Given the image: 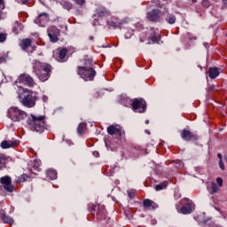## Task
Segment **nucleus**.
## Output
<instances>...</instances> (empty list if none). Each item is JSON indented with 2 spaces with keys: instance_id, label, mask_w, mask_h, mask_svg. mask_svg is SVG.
<instances>
[{
  "instance_id": "f257e3e1",
  "label": "nucleus",
  "mask_w": 227,
  "mask_h": 227,
  "mask_svg": "<svg viewBox=\"0 0 227 227\" xmlns=\"http://www.w3.org/2000/svg\"><path fill=\"white\" fill-rule=\"evenodd\" d=\"M32 70L33 74L36 75V77L42 82H45V81H49L51 77V73L52 72V66L49 63L42 62L40 60H34L32 63Z\"/></svg>"
},
{
  "instance_id": "f03ea898",
  "label": "nucleus",
  "mask_w": 227,
  "mask_h": 227,
  "mask_svg": "<svg viewBox=\"0 0 227 227\" xmlns=\"http://www.w3.org/2000/svg\"><path fill=\"white\" fill-rule=\"evenodd\" d=\"M18 97L20 104L24 107H35L36 106V100H38V93L29 89H20L18 92Z\"/></svg>"
},
{
  "instance_id": "7ed1b4c3",
  "label": "nucleus",
  "mask_w": 227,
  "mask_h": 227,
  "mask_svg": "<svg viewBox=\"0 0 227 227\" xmlns=\"http://www.w3.org/2000/svg\"><path fill=\"white\" fill-rule=\"evenodd\" d=\"M27 127L32 130V132H38L42 134L45 130H47V124L45 123V116L43 115H35L31 114L28 117Z\"/></svg>"
},
{
  "instance_id": "20e7f679",
  "label": "nucleus",
  "mask_w": 227,
  "mask_h": 227,
  "mask_svg": "<svg viewBox=\"0 0 227 227\" xmlns=\"http://www.w3.org/2000/svg\"><path fill=\"white\" fill-rule=\"evenodd\" d=\"M77 74L85 81H93V79H95V75H97V71L93 68V59H86L83 66L78 67Z\"/></svg>"
},
{
  "instance_id": "39448f33",
  "label": "nucleus",
  "mask_w": 227,
  "mask_h": 227,
  "mask_svg": "<svg viewBox=\"0 0 227 227\" xmlns=\"http://www.w3.org/2000/svg\"><path fill=\"white\" fill-rule=\"evenodd\" d=\"M88 210L97 221H106L107 219V209L104 205L90 204Z\"/></svg>"
},
{
  "instance_id": "423d86ee",
  "label": "nucleus",
  "mask_w": 227,
  "mask_h": 227,
  "mask_svg": "<svg viewBox=\"0 0 227 227\" xmlns=\"http://www.w3.org/2000/svg\"><path fill=\"white\" fill-rule=\"evenodd\" d=\"M7 118L12 121H22L27 118V114L17 106H12L7 111Z\"/></svg>"
},
{
  "instance_id": "0eeeda50",
  "label": "nucleus",
  "mask_w": 227,
  "mask_h": 227,
  "mask_svg": "<svg viewBox=\"0 0 227 227\" xmlns=\"http://www.w3.org/2000/svg\"><path fill=\"white\" fill-rule=\"evenodd\" d=\"M106 130L109 136H115L119 141H125V131L119 125H111Z\"/></svg>"
},
{
  "instance_id": "6e6552de",
  "label": "nucleus",
  "mask_w": 227,
  "mask_h": 227,
  "mask_svg": "<svg viewBox=\"0 0 227 227\" xmlns=\"http://www.w3.org/2000/svg\"><path fill=\"white\" fill-rule=\"evenodd\" d=\"M131 109L134 113H146V101L143 98H134Z\"/></svg>"
},
{
  "instance_id": "1a4fd4ad",
  "label": "nucleus",
  "mask_w": 227,
  "mask_h": 227,
  "mask_svg": "<svg viewBox=\"0 0 227 227\" xmlns=\"http://www.w3.org/2000/svg\"><path fill=\"white\" fill-rule=\"evenodd\" d=\"M162 11L159 9H153L146 12V19L150 22H160L162 20Z\"/></svg>"
},
{
  "instance_id": "9d476101",
  "label": "nucleus",
  "mask_w": 227,
  "mask_h": 227,
  "mask_svg": "<svg viewBox=\"0 0 227 227\" xmlns=\"http://www.w3.org/2000/svg\"><path fill=\"white\" fill-rule=\"evenodd\" d=\"M16 84H25L26 86H28V88H33L36 83L29 74H23L18 77Z\"/></svg>"
},
{
  "instance_id": "9b49d317",
  "label": "nucleus",
  "mask_w": 227,
  "mask_h": 227,
  "mask_svg": "<svg viewBox=\"0 0 227 227\" xmlns=\"http://www.w3.org/2000/svg\"><path fill=\"white\" fill-rule=\"evenodd\" d=\"M59 35H60L59 29H58V27H56L55 26H51L48 28V36L51 43H56V42H59Z\"/></svg>"
},
{
  "instance_id": "f8f14e48",
  "label": "nucleus",
  "mask_w": 227,
  "mask_h": 227,
  "mask_svg": "<svg viewBox=\"0 0 227 227\" xmlns=\"http://www.w3.org/2000/svg\"><path fill=\"white\" fill-rule=\"evenodd\" d=\"M0 184L4 185V191L7 192H13L14 186L12 184V177L4 176L0 178Z\"/></svg>"
},
{
  "instance_id": "ddd939ff",
  "label": "nucleus",
  "mask_w": 227,
  "mask_h": 227,
  "mask_svg": "<svg viewBox=\"0 0 227 227\" xmlns=\"http://www.w3.org/2000/svg\"><path fill=\"white\" fill-rule=\"evenodd\" d=\"M34 22L41 26V27H45L49 24V14L46 12L39 14Z\"/></svg>"
},
{
  "instance_id": "4468645a",
  "label": "nucleus",
  "mask_w": 227,
  "mask_h": 227,
  "mask_svg": "<svg viewBox=\"0 0 227 227\" xmlns=\"http://www.w3.org/2000/svg\"><path fill=\"white\" fill-rule=\"evenodd\" d=\"M31 45L32 41L29 38L23 39L20 43V47H21L22 51H25V52H35V46Z\"/></svg>"
},
{
  "instance_id": "2eb2a0df",
  "label": "nucleus",
  "mask_w": 227,
  "mask_h": 227,
  "mask_svg": "<svg viewBox=\"0 0 227 227\" xmlns=\"http://www.w3.org/2000/svg\"><path fill=\"white\" fill-rule=\"evenodd\" d=\"M67 54H68V50L67 48H61L54 54L55 59L59 61V63H65L67 61Z\"/></svg>"
},
{
  "instance_id": "dca6fc26",
  "label": "nucleus",
  "mask_w": 227,
  "mask_h": 227,
  "mask_svg": "<svg viewBox=\"0 0 227 227\" xmlns=\"http://www.w3.org/2000/svg\"><path fill=\"white\" fill-rule=\"evenodd\" d=\"M181 137L184 141H196L198 139V135L191 132L189 129H183L181 132Z\"/></svg>"
},
{
  "instance_id": "f3484780",
  "label": "nucleus",
  "mask_w": 227,
  "mask_h": 227,
  "mask_svg": "<svg viewBox=\"0 0 227 227\" xmlns=\"http://www.w3.org/2000/svg\"><path fill=\"white\" fill-rule=\"evenodd\" d=\"M194 208V204L189 199H184V205L181 207V214H191Z\"/></svg>"
},
{
  "instance_id": "a211bd4d",
  "label": "nucleus",
  "mask_w": 227,
  "mask_h": 227,
  "mask_svg": "<svg viewBox=\"0 0 227 227\" xmlns=\"http://www.w3.org/2000/svg\"><path fill=\"white\" fill-rule=\"evenodd\" d=\"M106 24L109 28L112 27L113 29H118V27H121V26H123V21H120L117 18H111V20L106 21Z\"/></svg>"
},
{
  "instance_id": "6ab92c4d",
  "label": "nucleus",
  "mask_w": 227,
  "mask_h": 227,
  "mask_svg": "<svg viewBox=\"0 0 227 227\" xmlns=\"http://www.w3.org/2000/svg\"><path fill=\"white\" fill-rule=\"evenodd\" d=\"M18 145L19 141L17 140H4L0 145L1 148H3L4 150H6L8 148H14V146Z\"/></svg>"
},
{
  "instance_id": "aec40b11",
  "label": "nucleus",
  "mask_w": 227,
  "mask_h": 227,
  "mask_svg": "<svg viewBox=\"0 0 227 227\" xmlns=\"http://www.w3.org/2000/svg\"><path fill=\"white\" fill-rule=\"evenodd\" d=\"M0 217L5 224H13V218H12L9 215H6V212H4V210L3 209L0 210Z\"/></svg>"
},
{
  "instance_id": "412c9836",
  "label": "nucleus",
  "mask_w": 227,
  "mask_h": 227,
  "mask_svg": "<svg viewBox=\"0 0 227 227\" xmlns=\"http://www.w3.org/2000/svg\"><path fill=\"white\" fill-rule=\"evenodd\" d=\"M207 74L211 79H217L221 72H219V68L217 67H209Z\"/></svg>"
},
{
  "instance_id": "4be33fe9",
  "label": "nucleus",
  "mask_w": 227,
  "mask_h": 227,
  "mask_svg": "<svg viewBox=\"0 0 227 227\" xmlns=\"http://www.w3.org/2000/svg\"><path fill=\"white\" fill-rule=\"evenodd\" d=\"M207 191L211 194H215L219 192V186L215 182H211L210 186H207Z\"/></svg>"
},
{
  "instance_id": "5701e85b",
  "label": "nucleus",
  "mask_w": 227,
  "mask_h": 227,
  "mask_svg": "<svg viewBox=\"0 0 227 227\" xmlns=\"http://www.w3.org/2000/svg\"><path fill=\"white\" fill-rule=\"evenodd\" d=\"M46 176L50 180H56L58 178V172L52 168L46 170Z\"/></svg>"
},
{
  "instance_id": "b1692460",
  "label": "nucleus",
  "mask_w": 227,
  "mask_h": 227,
  "mask_svg": "<svg viewBox=\"0 0 227 227\" xmlns=\"http://www.w3.org/2000/svg\"><path fill=\"white\" fill-rule=\"evenodd\" d=\"M143 205L145 208H155L157 206L155 204V202H153L152 200L150 199H145L143 201Z\"/></svg>"
},
{
  "instance_id": "393cba45",
  "label": "nucleus",
  "mask_w": 227,
  "mask_h": 227,
  "mask_svg": "<svg viewBox=\"0 0 227 227\" xmlns=\"http://www.w3.org/2000/svg\"><path fill=\"white\" fill-rule=\"evenodd\" d=\"M60 4H61L62 8H64V10H67V12H70V10H72V8H74V4L66 0L60 1Z\"/></svg>"
},
{
  "instance_id": "a878e982",
  "label": "nucleus",
  "mask_w": 227,
  "mask_h": 227,
  "mask_svg": "<svg viewBox=\"0 0 227 227\" xmlns=\"http://www.w3.org/2000/svg\"><path fill=\"white\" fill-rule=\"evenodd\" d=\"M138 40L140 43H145V42H148L149 35L146 32H143L138 35Z\"/></svg>"
},
{
  "instance_id": "bb28decb",
  "label": "nucleus",
  "mask_w": 227,
  "mask_h": 227,
  "mask_svg": "<svg viewBox=\"0 0 227 227\" xmlns=\"http://www.w3.org/2000/svg\"><path fill=\"white\" fill-rule=\"evenodd\" d=\"M109 12L106 9H98L95 17H107Z\"/></svg>"
},
{
  "instance_id": "cd10ccee",
  "label": "nucleus",
  "mask_w": 227,
  "mask_h": 227,
  "mask_svg": "<svg viewBox=\"0 0 227 227\" xmlns=\"http://www.w3.org/2000/svg\"><path fill=\"white\" fill-rule=\"evenodd\" d=\"M159 42V36L157 35H149L148 42L145 43L147 45H152V43H157Z\"/></svg>"
},
{
  "instance_id": "c85d7f7f",
  "label": "nucleus",
  "mask_w": 227,
  "mask_h": 227,
  "mask_svg": "<svg viewBox=\"0 0 227 227\" xmlns=\"http://www.w3.org/2000/svg\"><path fill=\"white\" fill-rule=\"evenodd\" d=\"M88 127V124H86V122H81L78 125L77 128V132L80 136H82V134H84V130H86V128Z\"/></svg>"
},
{
  "instance_id": "c756f323",
  "label": "nucleus",
  "mask_w": 227,
  "mask_h": 227,
  "mask_svg": "<svg viewBox=\"0 0 227 227\" xmlns=\"http://www.w3.org/2000/svg\"><path fill=\"white\" fill-rule=\"evenodd\" d=\"M6 155L0 153V169H4V168H6Z\"/></svg>"
},
{
  "instance_id": "7c9ffc66",
  "label": "nucleus",
  "mask_w": 227,
  "mask_h": 227,
  "mask_svg": "<svg viewBox=\"0 0 227 227\" xmlns=\"http://www.w3.org/2000/svg\"><path fill=\"white\" fill-rule=\"evenodd\" d=\"M166 21L168 22V24H175V22H176V17L173 14H169L166 18Z\"/></svg>"
},
{
  "instance_id": "2f4dec72",
  "label": "nucleus",
  "mask_w": 227,
  "mask_h": 227,
  "mask_svg": "<svg viewBox=\"0 0 227 227\" xmlns=\"http://www.w3.org/2000/svg\"><path fill=\"white\" fill-rule=\"evenodd\" d=\"M42 166V161L40 160H34V171H40V167Z\"/></svg>"
},
{
  "instance_id": "473e14b6",
  "label": "nucleus",
  "mask_w": 227,
  "mask_h": 227,
  "mask_svg": "<svg viewBox=\"0 0 227 227\" xmlns=\"http://www.w3.org/2000/svg\"><path fill=\"white\" fill-rule=\"evenodd\" d=\"M27 175L23 174L16 179L15 183L22 184L23 182H27Z\"/></svg>"
},
{
  "instance_id": "72a5a7b5",
  "label": "nucleus",
  "mask_w": 227,
  "mask_h": 227,
  "mask_svg": "<svg viewBox=\"0 0 227 227\" xmlns=\"http://www.w3.org/2000/svg\"><path fill=\"white\" fill-rule=\"evenodd\" d=\"M168 187V182H163L155 186V191H162V189H166Z\"/></svg>"
},
{
  "instance_id": "f704fd0d",
  "label": "nucleus",
  "mask_w": 227,
  "mask_h": 227,
  "mask_svg": "<svg viewBox=\"0 0 227 227\" xmlns=\"http://www.w3.org/2000/svg\"><path fill=\"white\" fill-rule=\"evenodd\" d=\"M22 27H20V25H16L13 27L12 31L15 35H19V33H20Z\"/></svg>"
},
{
  "instance_id": "c9c22d12",
  "label": "nucleus",
  "mask_w": 227,
  "mask_h": 227,
  "mask_svg": "<svg viewBox=\"0 0 227 227\" xmlns=\"http://www.w3.org/2000/svg\"><path fill=\"white\" fill-rule=\"evenodd\" d=\"M201 4L204 8H210V0H202Z\"/></svg>"
},
{
  "instance_id": "e433bc0d",
  "label": "nucleus",
  "mask_w": 227,
  "mask_h": 227,
  "mask_svg": "<svg viewBox=\"0 0 227 227\" xmlns=\"http://www.w3.org/2000/svg\"><path fill=\"white\" fill-rule=\"evenodd\" d=\"M75 4H78V6H82L86 4V0H73Z\"/></svg>"
},
{
  "instance_id": "4c0bfd02",
  "label": "nucleus",
  "mask_w": 227,
  "mask_h": 227,
  "mask_svg": "<svg viewBox=\"0 0 227 227\" xmlns=\"http://www.w3.org/2000/svg\"><path fill=\"white\" fill-rule=\"evenodd\" d=\"M6 42V34L0 33V43Z\"/></svg>"
},
{
  "instance_id": "58836bf2",
  "label": "nucleus",
  "mask_w": 227,
  "mask_h": 227,
  "mask_svg": "<svg viewBox=\"0 0 227 227\" xmlns=\"http://www.w3.org/2000/svg\"><path fill=\"white\" fill-rule=\"evenodd\" d=\"M6 61V55L0 53V63H4Z\"/></svg>"
},
{
  "instance_id": "ea45409f",
  "label": "nucleus",
  "mask_w": 227,
  "mask_h": 227,
  "mask_svg": "<svg viewBox=\"0 0 227 227\" xmlns=\"http://www.w3.org/2000/svg\"><path fill=\"white\" fill-rule=\"evenodd\" d=\"M128 196H129V198H130V200H132L133 198H135L136 192H128Z\"/></svg>"
},
{
  "instance_id": "a19ab883",
  "label": "nucleus",
  "mask_w": 227,
  "mask_h": 227,
  "mask_svg": "<svg viewBox=\"0 0 227 227\" xmlns=\"http://www.w3.org/2000/svg\"><path fill=\"white\" fill-rule=\"evenodd\" d=\"M216 183L218 184V185H219L220 187H223V178L217 177V178H216Z\"/></svg>"
},
{
  "instance_id": "79ce46f5",
  "label": "nucleus",
  "mask_w": 227,
  "mask_h": 227,
  "mask_svg": "<svg viewBox=\"0 0 227 227\" xmlns=\"http://www.w3.org/2000/svg\"><path fill=\"white\" fill-rule=\"evenodd\" d=\"M219 167L221 169L224 170V163L223 162V160H219Z\"/></svg>"
},
{
  "instance_id": "37998d69",
  "label": "nucleus",
  "mask_w": 227,
  "mask_h": 227,
  "mask_svg": "<svg viewBox=\"0 0 227 227\" xmlns=\"http://www.w3.org/2000/svg\"><path fill=\"white\" fill-rule=\"evenodd\" d=\"M136 27H137V29H138V30H141V29H143V24H141V23H137V24H136Z\"/></svg>"
},
{
  "instance_id": "c03bdc74",
  "label": "nucleus",
  "mask_w": 227,
  "mask_h": 227,
  "mask_svg": "<svg viewBox=\"0 0 227 227\" xmlns=\"http://www.w3.org/2000/svg\"><path fill=\"white\" fill-rule=\"evenodd\" d=\"M42 100H43V102H47L49 100V97L43 96Z\"/></svg>"
},
{
  "instance_id": "a18cd8bd",
  "label": "nucleus",
  "mask_w": 227,
  "mask_h": 227,
  "mask_svg": "<svg viewBox=\"0 0 227 227\" xmlns=\"http://www.w3.org/2000/svg\"><path fill=\"white\" fill-rule=\"evenodd\" d=\"M0 8H1L2 10L4 9V4H3V0H0Z\"/></svg>"
},
{
  "instance_id": "49530a36",
  "label": "nucleus",
  "mask_w": 227,
  "mask_h": 227,
  "mask_svg": "<svg viewBox=\"0 0 227 227\" xmlns=\"http://www.w3.org/2000/svg\"><path fill=\"white\" fill-rule=\"evenodd\" d=\"M217 157H218V159H220V160H223V154L218 153V154H217Z\"/></svg>"
},
{
  "instance_id": "de8ad7c7",
  "label": "nucleus",
  "mask_w": 227,
  "mask_h": 227,
  "mask_svg": "<svg viewBox=\"0 0 227 227\" xmlns=\"http://www.w3.org/2000/svg\"><path fill=\"white\" fill-rule=\"evenodd\" d=\"M89 39L91 40V41H93V40H94L93 35H90V36L89 37Z\"/></svg>"
},
{
  "instance_id": "09e8293b",
  "label": "nucleus",
  "mask_w": 227,
  "mask_h": 227,
  "mask_svg": "<svg viewBox=\"0 0 227 227\" xmlns=\"http://www.w3.org/2000/svg\"><path fill=\"white\" fill-rule=\"evenodd\" d=\"M2 15H3V11L0 10V20H1Z\"/></svg>"
},
{
  "instance_id": "8fccbe9b",
  "label": "nucleus",
  "mask_w": 227,
  "mask_h": 227,
  "mask_svg": "<svg viewBox=\"0 0 227 227\" xmlns=\"http://www.w3.org/2000/svg\"><path fill=\"white\" fill-rule=\"evenodd\" d=\"M189 38H190V40H196V37H191V36H189Z\"/></svg>"
},
{
  "instance_id": "3c124183",
  "label": "nucleus",
  "mask_w": 227,
  "mask_h": 227,
  "mask_svg": "<svg viewBox=\"0 0 227 227\" xmlns=\"http://www.w3.org/2000/svg\"><path fill=\"white\" fill-rule=\"evenodd\" d=\"M192 3H198V0H192Z\"/></svg>"
},
{
  "instance_id": "603ef678",
  "label": "nucleus",
  "mask_w": 227,
  "mask_h": 227,
  "mask_svg": "<svg viewBox=\"0 0 227 227\" xmlns=\"http://www.w3.org/2000/svg\"><path fill=\"white\" fill-rule=\"evenodd\" d=\"M146 125L150 123V121H145Z\"/></svg>"
},
{
  "instance_id": "864d4df0",
  "label": "nucleus",
  "mask_w": 227,
  "mask_h": 227,
  "mask_svg": "<svg viewBox=\"0 0 227 227\" xmlns=\"http://www.w3.org/2000/svg\"><path fill=\"white\" fill-rule=\"evenodd\" d=\"M29 0H23L24 3H28Z\"/></svg>"
},
{
  "instance_id": "5fc2aeb1",
  "label": "nucleus",
  "mask_w": 227,
  "mask_h": 227,
  "mask_svg": "<svg viewBox=\"0 0 227 227\" xmlns=\"http://www.w3.org/2000/svg\"><path fill=\"white\" fill-rule=\"evenodd\" d=\"M223 3H227V0H223Z\"/></svg>"
}]
</instances>
